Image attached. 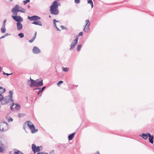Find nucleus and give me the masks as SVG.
Segmentation results:
<instances>
[{
    "label": "nucleus",
    "instance_id": "dca6fc26",
    "mask_svg": "<svg viewBox=\"0 0 154 154\" xmlns=\"http://www.w3.org/2000/svg\"><path fill=\"white\" fill-rule=\"evenodd\" d=\"M12 103H13V105L12 106H11V110H13V108L12 106H16L15 108L16 109L18 110L20 109V106L19 104H14L13 102Z\"/></svg>",
    "mask_w": 154,
    "mask_h": 154
},
{
    "label": "nucleus",
    "instance_id": "f704fd0d",
    "mask_svg": "<svg viewBox=\"0 0 154 154\" xmlns=\"http://www.w3.org/2000/svg\"><path fill=\"white\" fill-rule=\"evenodd\" d=\"M18 116L20 117H22L24 116V115L22 114H18Z\"/></svg>",
    "mask_w": 154,
    "mask_h": 154
},
{
    "label": "nucleus",
    "instance_id": "393cba45",
    "mask_svg": "<svg viewBox=\"0 0 154 154\" xmlns=\"http://www.w3.org/2000/svg\"><path fill=\"white\" fill-rule=\"evenodd\" d=\"M88 4H90L91 5V8H92L93 6V3L92 0H88Z\"/></svg>",
    "mask_w": 154,
    "mask_h": 154
},
{
    "label": "nucleus",
    "instance_id": "20e7f679",
    "mask_svg": "<svg viewBox=\"0 0 154 154\" xmlns=\"http://www.w3.org/2000/svg\"><path fill=\"white\" fill-rule=\"evenodd\" d=\"M25 123L27 124V125L30 130L32 133H35L38 131V129L35 128L34 125L31 121H27Z\"/></svg>",
    "mask_w": 154,
    "mask_h": 154
},
{
    "label": "nucleus",
    "instance_id": "c03bdc74",
    "mask_svg": "<svg viewBox=\"0 0 154 154\" xmlns=\"http://www.w3.org/2000/svg\"><path fill=\"white\" fill-rule=\"evenodd\" d=\"M95 154H100L98 152H97Z\"/></svg>",
    "mask_w": 154,
    "mask_h": 154
},
{
    "label": "nucleus",
    "instance_id": "f8f14e48",
    "mask_svg": "<svg viewBox=\"0 0 154 154\" xmlns=\"http://www.w3.org/2000/svg\"><path fill=\"white\" fill-rule=\"evenodd\" d=\"M58 21H57L55 19H54L53 20L54 23V24L57 29L59 31H60L62 29H65V27L64 26L61 25L60 26V29L58 28L56 25V22H57Z\"/></svg>",
    "mask_w": 154,
    "mask_h": 154
},
{
    "label": "nucleus",
    "instance_id": "ea45409f",
    "mask_svg": "<svg viewBox=\"0 0 154 154\" xmlns=\"http://www.w3.org/2000/svg\"><path fill=\"white\" fill-rule=\"evenodd\" d=\"M13 121V119L12 118H11L9 121Z\"/></svg>",
    "mask_w": 154,
    "mask_h": 154
},
{
    "label": "nucleus",
    "instance_id": "9d476101",
    "mask_svg": "<svg viewBox=\"0 0 154 154\" xmlns=\"http://www.w3.org/2000/svg\"><path fill=\"white\" fill-rule=\"evenodd\" d=\"M78 41V38L77 37L76 39L74 40L70 45V49H72L74 48L75 46L77 44Z\"/></svg>",
    "mask_w": 154,
    "mask_h": 154
},
{
    "label": "nucleus",
    "instance_id": "2eb2a0df",
    "mask_svg": "<svg viewBox=\"0 0 154 154\" xmlns=\"http://www.w3.org/2000/svg\"><path fill=\"white\" fill-rule=\"evenodd\" d=\"M148 135L149 142L151 143H153V136L151 135L149 133H148Z\"/></svg>",
    "mask_w": 154,
    "mask_h": 154
},
{
    "label": "nucleus",
    "instance_id": "4be33fe9",
    "mask_svg": "<svg viewBox=\"0 0 154 154\" xmlns=\"http://www.w3.org/2000/svg\"><path fill=\"white\" fill-rule=\"evenodd\" d=\"M5 91V89L0 86V94H2Z\"/></svg>",
    "mask_w": 154,
    "mask_h": 154
},
{
    "label": "nucleus",
    "instance_id": "f257e3e1",
    "mask_svg": "<svg viewBox=\"0 0 154 154\" xmlns=\"http://www.w3.org/2000/svg\"><path fill=\"white\" fill-rule=\"evenodd\" d=\"M58 2L55 1L54 2L50 7V13L53 14L57 15L59 13L58 10Z\"/></svg>",
    "mask_w": 154,
    "mask_h": 154
},
{
    "label": "nucleus",
    "instance_id": "2f4dec72",
    "mask_svg": "<svg viewBox=\"0 0 154 154\" xmlns=\"http://www.w3.org/2000/svg\"><path fill=\"white\" fill-rule=\"evenodd\" d=\"M75 3L79 4L80 2V0H75Z\"/></svg>",
    "mask_w": 154,
    "mask_h": 154
},
{
    "label": "nucleus",
    "instance_id": "a19ab883",
    "mask_svg": "<svg viewBox=\"0 0 154 154\" xmlns=\"http://www.w3.org/2000/svg\"><path fill=\"white\" fill-rule=\"evenodd\" d=\"M49 154H54V151L51 152Z\"/></svg>",
    "mask_w": 154,
    "mask_h": 154
},
{
    "label": "nucleus",
    "instance_id": "39448f33",
    "mask_svg": "<svg viewBox=\"0 0 154 154\" xmlns=\"http://www.w3.org/2000/svg\"><path fill=\"white\" fill-rule=\"evenodd\" d=\"M11 100L12 103H13V100L12 99V97L10 96H8L5 97L4 98L3 97L1 100L2 104H5L7 102Z\"/></svg>",
    "mask_w": 154,
    "mask_h": 154
},
{
    "label": "nucleus",
    "instance_id": "7c9ffc66",
    "mask_svg": "<svg viewBox=\"0 0 154 154\" xmlns=\"http://www.w3.org/2000/svg\"><path fill=\"white\" fill-rule=\"evenodd\" d=\"M37 154H48V153L44 152H39Z\"/></svg>",
    "mask_w": 154,
    "mask_h": 154
},
{
    "label": "nucleus",
    "instance_id": "f3484780",
    "mask_svg": "<svg viewBox=\"0 0 154 154\" xmlns=\"http://www.w3.org/2000/svg\"><path fill=\"white\" fill-rule=\"evenodd\" d=\"M13 151L14 154H23L22 152L16 149H14Z\"/></svg>",
    "mask_w": 154,
    "mask_h": 154
},
{
    "label": "nucleus",
    "instance_id": "c756f323",
    "mask_svg": "<svg viewBox=\"0 0 154 154\" xmlns=\"http://www.w3.org/2000/svg\"><path fill=\"white\" fill-rule=\"evenodd\" d=\"M30 2V0H26L23 1V3L24 5H25L27 3Z\"/></svg>",
    "mask_w": 154,
    "mask_h": 154
},
{
    "label": "nucleus",
    "instance_id": "9b49d317",
    "mask_svg": "<svg viewBox=\"0 0 154 154\" xmlns=\"http://www.w3.org/2000/svg\"><path fill=\"white\" fill-rule=\"evenodd\" d=\"M28 18L29 20H38L40 19V18L36 16H34L32 17H28Z\"/></svg>",
    "mask_w": 154,
    "mask_h": 154
},
{
    "label": "nucleus",
    "instance_id": "e433bc0d",
    "mask_svg": "<svg viewBox=\"0 0 154 154\" xmlns=\"http://www.w3.org/2000/svg\"><path fill=\"white\" fill-rule=\"evenodd\" d=\"M45 88V87L44 86L43 87L42 89V90L41 91H40V92H42L43 90Z\"/></svg>",
    "mask_w": 154,
    "mask_h": 154
},
{
    "label": "nucleus",
    "instance_id": "37998d69",
    "mask_svg": "<svg viewBox=\"0 0 154 154\" xmlns=\"http://www.w3.org/2000/svg\"><path fill=\"white\" fill-rule=\"evenodd\" d=\"M6 73H5L4 72H3V74H4V75H6Z\"/></svg>",
    "mask_w": 154,
    "mask_h": 154
},
{
    "label": "nucleus",
    "instance_id": "4c0bfd02",
    "mask_svg": "<svg viewBox=\"0 0 154 154\" xmlns=\"http://www.w3.org/2000/svg\"><path fill=\"white\" fill-rule=\"evenodd\" d=\"M38 89L39 90V92L38 93V94H39V93H40V91H41L42 90V89H41L40 88H38Z\"/></svg>",
    "mask_w": 154,
    "mask_h": 154
},
{
    "label": "nucleus",
    "instance_id": "a878e982",
    "mask_svg": "<svg viewBox=\"0 0 154 154\" xmlns=\"http://www.w3.org/2000/svg\"><path fill=\"white\" fill-rule=\"evenodd\" d=\"M18 36H19L20 37L22 38L24 37V35L23 33H21L19 34Z\"/></svg>",
    "mask_w": 154,
    "mask_h": 154
},
{
    "label": "nucleus",
    "instance_id": "aec40b11",
    "mask_svg": "<svg viewBox=\"0 0 154 154\" xmlns=\"http://www.w3.org/2000/svg\"><path fill=\"white\" fill-rule=\"evenodd\" d=\"M36 35H37V32H35L34 34V37L32 38L29 41V42L30 43H32V42H33L35 40V39L36 36Z\"/></svg>",
    "mask_w": 154,
    "mask_h": 154
},
{
    "label": "nucleus",
    "instance_id": "b1692460",
    "mask_svg": "<svg viewBox=\"0 0 154 154\" xmlns=\"http://www.w3.org/2000/svg\"><path fill=\"white\" fill-rule=\"evenodd\" d=\"M148 133L146 134H143L142 136L143 137V138L144 139H146L148 137Z\"/></svg>",
    "mask_w": 154,
    "mask_h": 154
},
{
    "label": "nucleus",
    "instance_id": "7ed1b4c3",
    "mask_svg": "<svg viewBox=\"0 0 154 154\" xmlns=\"http://www.w3.org/2000/svg\"><path fill=\"white\" fill-rule=\"evenodd\" d=\"M30 81L31 82L30 87H33L35 86H42L43 85L42 80H41L39 82L38 81V80L34 81L30 78Z\"/></svg>",
    "mask_w": 154,
    "mask_h": 154
},
{
    "label": "nucleus",
    "instance_id": "1a4fd4ad",
    "mask_svg": "<svg viewBox=\"0 0 154 154\" xmlns=\"http://www.w3.org/2000/svg\"><path fill=\"white\" fill-rule=\"evenodd\" d=\"M13 19L16 21H17V22H20L23 21V19L20 16H12Z\"/></svg>",
    "mask_w": 154,
    "mask_h": 154
},
{
    "label": "nucleus",
    "instance_id": "c85d7f7f",
    "mask_svg": "<svg viewBox=\"0 0 154 154\" xmlns=\"http://www.w3.org/2000/svg\"><path fill=\"white\" fill-rule=\"evenodd\" d=\"M63 70L65 72H67L69 70L68 68L66 67L63 68Z\"/></svg>",
    "mask_w": 154,
    "mask_h": 154
},
{
    "label": "nucleus",
    "instance_id": "473e14b6",
    "mask_svg": "<svg viewBox=\"0 0 154 154\" xmlns=\"http://www.w3.org/2000/svg\"><path fill=\"white\" fill-rule=\"evenodd\" d=\"M83 33L82 32H80L79 34V36H81L83 35Z\"/></svg>",
    "mask_w": 154,
    "mask_h": 154
},
{
    "label": "nucleus",
    "instance_id": "a211bd4d",
    "mask_svg": "<svg viewBox=\"0 0 154 154\" xmlns=\"http://www.w3.org/2000/svg\"><path fill=\"white\" fill-rule=\"evenodd\" d=\"M32 23L36 25H38L40 26H42V25L41 22L39 21H34L33 23Z\"/></svg>",
    "mask_w": 154,
    "mask_h": 154
},
{
    "label": "nucleus",
    "instance_id": "c9c22d12",
    "mask_svg": "<svg viewBox=\"0 0 154 154\" xmlns=\"http://www.w3.org/2000/svg\"><path fill=\"white\" fill-rule=\"evenodd\" d=\"M6 21H7L6 19H5L4 20L3 25H5V23L6 22Z\"/></svg>",
    "mask_w": 154,
    "mask_h": 154
},
{
    "label": "nucleus",
    "instance_id": "0eeeda50",
    "mask_svg": "<svg viewBox=\"0 0 154 154\" xmlns=\"http://www.w3.org/2000/svg\"><path fill=\"white\" fill-rule=\"evenodd\" d=\"M86 24L84 29V31L85 32H88L90 31V29L89 26L90 23L89 20H86L85 21Z\"/></svg>",
    "mask_w": 154,
    "mask_h": 154
},
{
    "label": "nucleus",
    "instance_id": "6ab92c4d",
    "mask_svg": "<svg viewBox=\"0 0 154 154\" xmlns=\"http://www.w3.org/2000/svg\"><path fill=\"white\" fill-rule=\"evenodd\" d=\"M5 150L4 145L2 143L0 144V152H2Z\"/></svg>",
    "mask_w": 154,
    "mask_h": 154
},
{
    "label": "nucleus",
    "instance_id": "423d86ee",
    "mask_svg": "<svg viewBox=\"0 0 154 154\" xmlns=\"http://www.w3.org/2000/svg\"><path fill=\"white\" fill-rule=\"evenodd\" d=\"M32 149L34 153L35 154L42 150V147L41 146H36L35 144H33L32 146Z\"/></svg>",
    "mask_w": 154,
    "mask_h": 154
},
{
    "label": "nucleus",
    "instance_id": "ddd939ff",
    "mask_svg": "<svg viewBox=\"0 0 154 154\" xmlns=\"http://www.w3.org/2000/svg\"><path fill=\"white\" fill-rule=\"evenodd\" d=\"M32 52L33 53L37 54L39 53L40 52V51L38 48L37 47L35 46L33 48Z\"/></svg>",
    "mask_w": 154,
    "mask_h": 154
},
{
    "label": "nucleus",
    "instance_id": "a18cd8bd",
    "mask_svg": "<svg viewBox=\"0 0 154 154\" xmlns=\"http://www.w3.org/2000/svg\"><path fill=\"white\" fill-rule=\"evenodd\" d=\"M5 37V36H2V37L1 38H4Z\"/></svg>",
    "mask_w": 154,
    "mask_h": 154
},
{
    "label": "nucleus",
    "instance_id": "cd10ccee",
    "mask_svg": "<svg viewBox=\"0 0 154 154\" xmlns=\"http://www.w3.org/2000/svg\"><path fill=\"white\" fill-rule=\"evenodd\" d=\"M81 45H78L77 48V50L78 51H79L80 50V49H81Z\"/></svg>",
    "mask_w": 154,
    "mask_h": 154
},
{
    "label": "nucleus",
    "instance_id": "79ce46f5",
    "mask_svg": "<svg viewBox=\"0 0 154 154\" xmlns=\"http://www.w3.org/2000/svg\"><path fill=\"white\" fill-rule=\"evenodd\" d=\"M9 93L10 94H12V92L11 91H10V92H9Z\"/></svg>",
    "mask_w": 154,
    "mask_h": 154
},
{
    "label": "nucleus",
    "instance_id": "49530a36",
    "mask_svg": "<svg viewBox=\"0 0 154 154\" xmlns=\"http://www.w3.org/2000/svg\"><path fill=\"white\" fill-rule=\"evenodd\" d=\"M49 17H51V16H49Z\"/></svg>",
    "mask_w": 154,
    "mask_h": 154
},
{
    "label": "nucleus",
    "instance_id": "58836bf2",
    "mask_svg": "<svg viewBox=\"0 0 154 154\" xmlns=\"http://www.w3.org/2000/svg\"><path fill=\"white\" fill-rule=\"evenodd\" d=\"M11 74H12V73L8 74V73H6V75H7V76H8L9 75H11Z\"/></svg>",
    "mask_w": 154,
    "mask_h": 154
},
{
    "label": "nucleus",
    "instance_id": "4468645a",
    "mask_svg": "<svg viewBox=\"0 0 154 154\" xmlns=\"http://www.w3.org/2000/svg\"><path fill=\"white\" fill-rule=\"evenodd\" d=\"M17 29L18 30H21L23 28V25L20 22H17Z\"/></svg>",
    "mask_w": 154,
    "mask_h": 154
},
{
    "label": "nucleus",
    "instance_id": "412c9836",
    "mask_svg": "<svg viewBox=\"0 0 154 154\" xmlns=\"http://www.w3.org/2000/svg\"><path fill=\"white\" fill-rule=\"evenodd\" d=\"M75 134V133H73L71 134H69L68 136L69 140H72L74 137Z\"/></svg>",
    "mask_w": 154,
    "mask_h": 154
},
{
    "label": "nucleus",
    "instance_id": "f03ea898",
    "mask_svg": "<svg viewBox=\"0 0 154 154\" xmlns=\"http://www.w3.org/2000/svg\"><path fill=\"white\" fill-rule=\"evenodd\" d=\"M11 11L14 15H17L18 12H20L22 13H25V10L20 6L18 5H17L11 9Z\"/></svg>",
    "mask_w": 154,
    "mask_h": 154
},
{
    "label": "nucleus",
    "instance_id": "6e6552de",
    "mask_svg": "<svg viewBox=\"0 0 154 154\" xmlns=\"http://www.w3.org/2000/svg\"><path fill=\"white\" fill-rule=\"evenodd\" d=\"M8 127V125L6 123H2L0 125V131H5L7 130Z\"/></svg>",
    "mask_w": 154,
    "mask_h": 154
},
{
    "label": "nucleus",
    "instance_id": "5701e85b",
    "mask_svg": "<svg viewBox=\"0 0 154 154\" xmlns=\"http://www.w3.org/2000/svg\"><path fill=\"white\" fill-rule=\"evenodd\" d=\"M1 29L2 33H4L5 32L6 30L5 29V25H3Z\"/></svg>",
    "mask_w": 154,
    "mask_h": 154
},
{
    "label": "nucleus",
    "instance_id": "bb28decb",
    "mask_svg": "<svg viewBox=\"0 0 154 154\" xmlns=\"http://www.w3.org/2000/svg\"><path fill=\"white\" fill-rule=\"evenodd\" d=\"M63 83V81H59L57 83V85L58 86H60V85L62 83Z\"/></svg>",
    "mask_w": 154,
    "mask_h": 154
},
{
    "label": "nucleus",
    "instance_id": "72a5a7b5",
    "mask_svg": "<svg viewBox=\"0 0 154 154\" xmlns=\"http://www.w3.org/2000/svg\"><path fill=\"white\" fill-rule=\"evenodd\" d=\"M3 98V96L1 94H0V101H1L2 99Z\"/></svg>",
    "mask_w": 154,
    "mask_h": 154
}]
</instances>
